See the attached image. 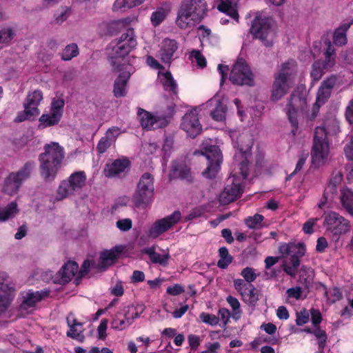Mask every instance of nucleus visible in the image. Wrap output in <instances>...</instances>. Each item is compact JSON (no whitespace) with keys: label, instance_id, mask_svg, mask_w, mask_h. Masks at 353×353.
I'll list each match as a JSON object with an SVG mask.
<instances>
[{"label":"nucleus","instance_id":"1","mask_svg":"<svg viewBox=\"0 0 353 353\" xmlns=\"http://www.w3.org/2000/svg\"><path fill=\"white\" fill-rule=\"evenodd\" d=\"M339 129V123L335 119L330 120L325 127L316 128L311 152L312 162L314 167L319 168L327 160L330 152L327 135L336 134Z\"/></svg>","mask_w":353,"mask_h":353},{"label":"nucleus","instance_id":"2","mask_svg":"<svg viewBox=\"0 0 353 353\" xmlns=\"http://www.w3.org/2000/svg\"><path fill=\"white\" fill-rule=\"evenodd\" d=\"M44 150L39 157L40 173L45 181H52L64 159V149L58 143L52 142L44 146Z\"/></svg>","mask_w":353,"mask_h":353},{"label":"nucleus","instance_id":"3","mask_svg":"<svg viewBox=\"0 0 353 353\" xmlns=\"http://www.w3.org/2000/svg\"><path fill=\"white\" fill-rule=\"evenodd\" d=\"M206 11L205 0H184L179 10L176 23L181 29L191 28L201 21Z\"/></svg>","mask_w":353,"mask_h":353},{"label":"nucleus","instance_id":"4","mask_svg":"<svg viewBox=\"0 0 353 353\" xmlns=\"http://www.w3.org/2000/svg\"><path fill=\"white\" fill-rule=\"evenodd\" d=\"M137 44L134 30L131 28L128 29L118 40L112 43V46L108 57L113 72L124 68L123 65H129L124 61V57L135 48Z\"/></svg>","mask_w":353,"mask_h":353},{"label":"nucleus","instance_id":"5","mask_svg":"<svg viewBox=\"0 0 353 353\" xmlns=\"http://www.w3.org/2000/svg\"><path fill=\"white\" fill-rule=\"evenodd\" d=\"M279 252L284 260L283 270L291 277H295L300 265V259L305 255V247L303 243H283L279 247Z\"/></svg>","mask_w":353,"mask_h":353},{"label":"nucleus","instance_id":"6","mask_svg":"<svg viewBox=\"0 0 353 353\" xmlns=\"http://www.w3.org/2000/svg\"><path fill=\"white\" fill-rule=\"evenodd\" d=\"M154 176L145 172L141 175L132 196V202L137 208H145L152 203L154 192Z\"/></svg>","mask_w":353,"mask_h":353},{"label":"nucleus","instance_id":"7","mask_svg":"<svg viewBox=\"0 0 353 353\" xmlns=\"http://www.w3.org/2000/svg\"><path fill=\"white\" fill-rule=\"evenodd\" d=\"M194 155L201 154L206 157L208 161V165L205 170L202 172V175L208 179H213L219 172L222 163L223 156L219 148L216 145H207L206 143H202L201 151H194Z\"/></svg>","mask_w":353,"mask_h":353},{"label":"nucleus","instance_id":"8","mask_svg":"<svg viewBox=\"0 0 353 353\" xmlns=\"http://www.w3.org/2000/svg\"><path fill=\"white\" fill-rule=\"evenodd\" d=\"M307 106L306 97L297 91H294L288 100L285 112L292 127V133L295 135L298 130V114L304 111Z\"/></svg>","mask_w":353,"mask_h":353},{"label":"nucleus","instance_id":"9","mask_svg":"<svg viewBox=\"0 0 353 353\" xmlns=\"http://www.w3.org/2000/svg\"><path fill=\"white\" fill-rule=\"evenodd\" d=\"M86 175L84 171L72 173L67 180L61 181L57 189V200H62L76 192H79L85 186Z\"/></svg>","mask_w":353,"mask_h":353},{"label":"nucleus","instance_id":"10","mask_svg":"<svg viewBox=\"0 0 353 353\" xmlns=\"http://www.w3.org/2000/svg\"><path fill=\"white\" fill-rule=\"evenodd\" d=\"M230 80L236 85H254L253 74L243 59H238L234 63L230 74Z\"/></svg>","mask_w":353,"mask_h":353},{"label":"nucleus","instance_id":"11","mask_svg":"<svg viewBox=\"0 0 353 353\" xmlns=\"http://www.w3.org/2000/svg\"><path fill=\"white\" fill-rule=\"evenodd\" d=\"M342 180L343 174L341 172H338L332 174L328 185L325 188L323 196L318 203L319 208L324 209L332 207V204L337 196L338 189L341 187Z\"/></svg>","mask_w":353,"mask_h":353},{"label":"nucleus","instance_id":"12","mask_svg":"<svg viewBox=\"0 0 353 353\" xmlns=\"http://www.w3.org/2000/svg\"><path fill=\"white\" fill-rule=\"evenodd\" d=\"M181 217V212L177 210L170 215L155 221L150 227L148 235L152 239L158 238L176 224L180 221Z\"/></svg>","mask_w":353,"mask_h":353},{"label":"nucleus","instance_id":"13","mask_svg":"<svg viewBox=\"0 0 353 353\" xmlns=\"http://www.w3.org/2000/svg\"><path fill=\"white\" fill-rule=\"evenodd\" d=\"M47 291H33L29 290L21 293V301L19 305V311L21 314L31 313L35 310L37 304L43 299L48 296Z\"/></svg>","mask_w":353,"mask_h":353},{"label":"nucleus","instance_id":"14","mask_svg":"<svg viewBox=\"0 0 353 353\" xmlns=\"http://www.w3.org/2000/svg\"><path fill=\"white\" fill-rule=\"evenodd\" d=\"M230 182L231 184L228 183L219 196V202L223 205L234 201L243 192L241 179L239 176L232 175L228 179Z\"/></svg>","mask_w":353,"mask_h":353},{"label":"nucleus","instance_id":"15","mask_svg":"<svg viewBox=\"0 0 353 353\" xmlns=\"http://www.w3.org/2000/svg\"><path fill=\"white\" fill-rule=\"evenodd\" d=\"M64 104L63 99H53L51 103L50 113L43 114L40 117L39 127L45 128L58 124L62 117Z\"/></svg>","mask_w":353,"mask_h":353},{"label":"nucleus","instance_id":"16","mask_svg":"<svg viewBox=\"0 0 353 353\" xmlns=\"http://www.w3.org/2000/svg\"><path fill=\"white\" fill-rule=\"evenodd\" d=\"M180 126L191 138H195L201 134L202 125L199 121L197 108H193L186 112L182 118Z\"/></svg>","mask_w":353,"mask_h":353},{"label":"nucleus","instance_id":"17","mask_svg":"<svg viewBox=\"0 0 353 353\" xmlns=\"http://www.w3.org/2000/svg\"><path fill=\"white\" fill-rule=\"evenodd\" d=\"M250 32L256 39H260L265 46L272 44L267 39L272 32L270 19L256 17L252 23Z\"/></svg>","mask_w":353,"mask_h":353},{"label":"nucleus","instance_id":"18","mask_svg":"<svg viewBox=\"0 0 353 353\" xmlns=\"http://www.w3.org/2000/svg\"><path fill=\"white\" fill-rule=\"evenodd\" d=\"M324 225L335 235L344 234L350 229L349 221L335 212H330L325 216Z\"/></svg>","mask_w":353,"mask_h":353},{"label":"nucleus","instance_id":"19","mask_svg":"<svg viewBox=\"0 0 353 353\" xmlns=\"http://www.w3.org/2000/svg\"><path fill=\"white\" fill-rule=\"evenodd\" d=\"M138 117L141 126L148 130L163 128L168 123L165 117H155L142 108H139Z\"/></svg>","mask_w":353,"mask_h":353},{"label":"nucleus","instance_id":"20","mask_svg":"<svg viewBox=\"0 0 353 353\" xmlns=\"http://www.w3.org/2000/svg\"><path fill=\"white\" fill-rule=\"evenodd\" d=\"M123 65L124 68H121L119 71L117 72L120 73L114 83L113 92L116 97L125 96L127 93L126 87L128 81L130 79L131 74L134 72L131 65Z\"/></svg>","mask_w":353,"mask_h":353},{"label":"nucleus","instance_id":"21","mask_svg":"<svg viewBox=\"0 0 353 353\" xmlns=\"http://www.w3.org/2000/svg\"><path fill=\"white\" fill-rule=\"evenodd\" d=\"M130 165L128 159H118L107 163L103 170L104 175L108 178L121 177L125 175Z\"/></svg>","mask_w":353,"mask_h":353},{"label":"nucleus","instance_id":"22","mask_svg":"<svg viewBox=\"0 0 353 353\" xmlns=\"http://www.w3.org/2000/svg\"><path fill=\"white\" fill-rule=\"evenodd\" d=\"M294 86V84L274 76V80L272 83L270 94V100L276 102L285 96L290 90Z\"/></svg>","mask_w":353,"mask_h":353},{"label":"nucleus","instance_id":"23","mask_svg":"<svg viewBox=\"0 0 353 353\" xmlns=\"http://www.w3.org/2000/svg\"><path fill=\"white\" fill-rule=\"evenodd\" d=\"M179 48V43L174 39H164L160 46L159 56L164 63L170 64L174 59V53Z\"/></svg>","mask_w":353,"mask_h":353},{"label":"nucleus","instance_id":"24","mask_svg":"<svg viewBox=\"0 0 353 353\" xmlns=\"http://www.w3.org/2000/svg\"><path fill=\"white\" fill-rule=\"evenodd\" d=\"M203 108L209 109L212 118L216 121L225 119L226 105L216 97H213L203 105Z\"/></svg>","mask_w":353,"mask_h":353},{"label":"nucleus","instance_id":"25","mask_svg":"<svg viewBox=\"0 0 353 353\" xmlns=\"http://www.w3.org/2000/svg\"><path fill=\"white\" fill-rule=\"evenodd\" d=\"M297 72L296 61L294 59H288L281 65L280 71L275 76L278 77H281V79L294 85Z\"/></svg>","mask_w":353,"mask_h":353},{"label":"nucleus","instance_id":"26","mask_svg":"<svg viewBox=\"0 0 353 353\" xmlns=\"http://www.w3.org/2000/svg\"><path fill=\"white\" fill-rule=\"evenodd\" d=\"M10 290L6 275L0 274V316L6 312L12 301Z\"/></svg>","mask_w":353,"mask_h":353},{"label":"nucleus","instance_id":"27","mask_svg":"<svg viewBox=\"0 0 353 353\" xmlns=\"http://www.w3.org/2000/svg\"><path fill=\"white\" fill-rule=\"evenodd\" d=\"M128 311L129 309L123 307L115 314L111 322V327L113 330H124L131 325V319H129L128 316Z\"/></svg>","mask_w":353,"mask_h":353},{"label":"nucleus","instance_id":"28","mask_svg":"<svg viewBox=\"0 0 353 353\" xmlns=\"http://www.w3.org/2000/svg\"><path fill=\"white\" fill-rule=\"evenodd\" d=\"M79 266L76 262L68 261L64 264L58 272L59 283H65L69 282L76 274L78 275Z\"/></svg>","mask_w":353,"mask_h":353},{"label":"nucleus","instance_id":"29","mask_svg":"<svg viewBox=\"0 0 353 353\" xmlns=\"http://www.w3.org/2000/svg\"><path fill=\"white\" fill-rule=\"evenodd\" d=\"M66 321L70 330L67 332V336L74 339L82 341L83 339V323L78 322L74 317V315L70 314L67 318Z\"/></svg>","mask_w":353,"mask_h":353},{"label":"nucleus","instance_id":"30","mask_svg":"<svg viewBox=\"0 0 353 353\" xmlns=\"http://www.w3.org/2000/svg\"><path fill=\"white\" fill-rule=\"evenodd\" d=\"M43 100V92L40 90H36L32 92H28L23 105L29 109L35 110V113L39 114L40 111L38 108L40 103Z\"/></svg>","mask_w":353,"mask_h":353},{"label":"nucleus","instance_id":"31","mask_svg":"<svg viewBox=\"0 0 353 353\" xmlns=\"http://www.w3.org/2000/svg\"><path fill=\"white\" fill-rule=\"evenodd\" d=\"M158 76L165 90L170 91L174 94L177 93V83L170 72H159Z\"/></svg>","mask_w":353,"mask_h":353},{"label":"nucleus","instance_id":"32","mask_svg":"<svg viewBox=\"0 0 353 353\" xmlns=\"http://www.w3.org/2000/svg\"><path fill=\"white\" fill-rule=\"evenodd\" d=\"M218 9L224 13H226L231 18L238 20L239 14L236 8L234 0H219Z\"/></svg>","mask_w":353,"mask_h":353},{"label":"nucleus","instance_id":"33","mask_svg":"<svg viewBox=\"0 0 353 353\" xmlns=\"http://www.w3.org/2000/svg\"><path fill=\"white\" fill-rule=\"evenodd\" d=\"M350 27V23H344L334 30L333 42L339 46H344L347 42L346 32Z\"/></svg>","mask_w":353,"mask_h":353},{"label":"nucleus","instance_id":"34","mask_svg":"<svg viewBox=\"0 0 353 353\" xmlns=\"http://www.w3.org/2000/svg\"><path fill=\"white\" fill-rule=\"evenodd\" d=\"M120 251L117 249L106 250L101 254L99 266L101 268H106L114 263L115 259L117 258Z\"/></svg>","mask_w":353,"mask_h":353},{"label":"nucleus","instance_id":"35","mask_svg":"<svg viewBox=\"0 0 353 353\" xmlns=\"http://www.w3.org/2000/svg\"><path fill=\"white\" fill-rule=\"evenodd\" d=\"M143 252L149 256L153 263H159L163 266L167 265L170 259V254L168 253L165 254H161L156 252L153 248H146Z\"/></svg>","mask_w":353,"mask_h":353},{"label":"nucleus","instance_id":"36","mask_svg":"<svg viewBox=\"0 0 353 353\" xmlns=\"http://www.w3.org/2000/svg\"><path fill=\"white\" fill-rule=\"evenodd\" d=\"M18 206L16 202H11L7 206L0 208V222L12 219L18 213Z\"/></svg>","mask_w":353,"mask_h":353},{"label":"nucleus","instance_id":"37","mask_svg":"<svg viewBox=\"0 0 353 353\" xmlns=\"http://www.w3.org/2000/svg\"><path fill=\"white\" fill-rule=\"evenodd\" d=\"M34 166L35 163L34 161H28L17 172H12L11 174H14L15 178L22 183L30 176Z\"/></svg>","mask_w":353,"mask_h":353},{"label":"nucleus","instance_id":"38","mask_svg":"<svg viewBox=\"0 0 353 353\" xmlns=\"http://www.w3.org/2000/svg\"><path fill=\"white\" fill-rule=\"evenodd\" d=\"M145 0H116L113 5L114 11H125L142 4Z\"/></svg>","mask_w":353,"mask_h":353},{"label":"nucleus","instance_id":"39","mask_svg":"<svg viewBox=\"0 0 353 353\" xmlns=\"http://www.w3.org/2000/svg\"><path fill=\"white\" fill-rule=\"evenodd\" d=\"M340 200L343 207L353 216V192L348 189L343 190Z\"/></svg>","mask_w":353,"mask_h":353},{"label":"nucleus","instance_id":"40","mask_svg":"<svg viewBox=\"0 0 353 353\" xmlns=\"http://www.w3.org/2000/svg\"><path fill=\"white\" fill-rule=\"evenodd\" d=\"M21 183L15 178L14 174H10L5 181L3 190L6 193L12 195L19 190Z\"/></svg>","mask_w":353,"mask_h":353},{"label":"nucleus","instance_id":"41","mask_svg":"<svg viewBox=\"0 0 353 353\" xmlns=\"http://www.w3.org/2000/svg\"><path fill=\"white\" fill-rule=\"evenodd\" d=\"M250 146H248L244 151H243V149H240L239 152L236 153L234 156V158L236 161H237V159L241 156L243 158L245 159V160H243L240 163V170H241V174L243 176V179H245L247 178L248 175V162L247 160L248 157L250 155Z\"/></svg>","mask_w":353,"mask_h":353},{"label":"nucleus","instance_id":"42","mask_svg":"<svg viewBox=\"0 0 353 353\" xmlns=\"http://www.w3.org/2000/svg\"><path fill=\"white\" fill-rule=\"evenodd\" d=\"M264 216L259 214L248 216L245 219V224L250 229L259 230L263 228Z\"/></svg>","mask_w":353,"mask_h":353},{"label":"nucleus","instance_id":"43","mask_svg":"<svg viewBox=\"0 0 353 353\" xmlns=\"http://www.w3.org/2000/svg\"><path fill=\"white\" fill-rule=\"evenodd\" d=\"M169 13V9L163 7L158 8L156 11L151 14L150 20L154 26H157L161 23Z\"/></svg>","mask_w":353,"mask_h":353},{"label":"nucleus","instance_id":"44","mask_svg":"<svg viewBox=\"0 0 353 353\" xmlns=\"http://www.w3.org/2000/svg\"><path fill=\"white\" fill-rule=\"evenodd\" d=\"M220 259L218 261L217 266L221 269H225L232 263V257L229 254L228 250L225 247H221L219 250Z\"/></svg>","mask_w":353,"mask_h":353},{"label":"nucleus","instance_id":"45","mask_svg":"<svg viewBox=\"0 0 353 353\" xmlns=\"http://www.w3.org/2000/svg\"><path fill=\"white\" fill-rule=\"evenodd\" d=\"M16 34L11 27H5L0 30V44L8 46L14 38Z\"/></svg>","mask_w":353,"mask_h":353},{"label":"nucleus","instance_id":"46","mask_svg":"<svg viewBox=\"0 0 353 353\" xmlns=\"http://www.w3.org/2000/svg\"><path fill=\"white\" fill-rule=\"evenodd\" d=\"M79 53L78 46L76 43H70L65 47L61 52V59L64 61H70Z\"/></svg>","mask_w":353,"mask_h":353},{"label":"nucleus","instance_id":"47","mask_svg":"<svg viewBox=\"0 0 353 353\" xmlns=\"http://www.w3.org/2000/svg\"><path fill=\"white\" fill-rule=\"evenodd\" d=\"M241 299L246 303L254 305L259 299L256 288L252 284L250 285L249 290L242 295Z\"/></svg>","mask_w":353,"mask_h":353},{"label":"nucleus","instance_id":"48","mask_svg":"<svg viewBox=\"0 0 353 353\" xmlns=\"http://www.w3.org/2000/svg\"><path fill=\"white\" fill-rule=\"evenodd\" d=\"M24 110L18 112L17 117L14 119V121L20 123L26 120H30L32 117H36L38 114L35 113V110H30L28 107L23 105Z\"/></svg>","mask_w":353,"mask_h":353},{"label":"nucleus","instance_id":"49","mask_svg":"<svg viewBox=\"0 0 353 353\" xmlns=\"http://www.w3.org/2000/svg\"><path fill=\"white\" fill-rule=\"evenodd\" d=\"M324 70L325 69L323 68V63H321V61H318L314 62L312 64V70L310 72V76L312 78V79L315 81H319L323 76L324 73Z\"/></svg>","mask_w":353,"mask_h":353},{"label":"nucleus","instance_id":"50","mask_svg":"<svg viewBox=\"0 0 353 353\" xmlns=\"http://www.w3.org/2000/svg\"><path fill=\"white\" fill-rule=\"evenodd\" d=\"M312 334L319 340V348L323 350L325 347L327 339V336L325 331L321 330L320 327H316L313 330Z\"/></svg>","mask_w":353,"mask_h":353},{"label":"nucleus","instance_id":"51","mask_svg":"<svg viewBox=\"0 0 353 353\" xmlns=\"http://www.w3.org/2000/svg\"><path fill=\"white\" fill-rule=\"evenodd\" d=\"M226 301L233 310V316L236 319H239L241 314L239 300L232 296H228L226 297Z\"/></svg>","mask_w":353,"mask_h":353},{"label":"nucleus","instance_id":"52","mask_svg":"<svg viewBox=\"0 0 353 353\" xmlns=\"http://www.w3.org/2000/svg\"><path fill=\"white\" fill-rule=\"evenodd\" d=\"M192 61L195 62L196 65L203 68L206 66V59L205 57L199 50H192L190 54Z\"/></svg>","mask_w":353,"mask_h":353},{"label":"nucleus","instance_id":"53","mask_svg":"<svg viewBox=\"0 0 353 353\" xmlns=\"http://www.w3.org/2000/svg\"><path fill=\"white\" fill-rule=\"evenodd\" d=\"M199 318L203 323L212 326L218 325L219 322V317L216 316L214 314L206 312H201L199 314Z\"/></svg>","mask_w":353,"mask_h":353},{"label":"nucleus","instance_id":"54","mask_svg":"<svg viewBox=\"0 0 353 353\" xmlns=\"http://www.w3.org/2000/svg\"><path fill=\"white\" fill-rule=\"evenodd\" d=\"M250 285L252 284L241 279H236L234 280V289L238 292L241 296H242L245 292H248Z\"/></svg>","mask_w":353,"mask_h":353},{"label":"nucleus","instance_id":"55","mask_svg":"<svg viewBox=\"0 0 353 353\" xmlns=\"http://www.w3.org/2000/svg\"><path fill=\"white\" fill-rule=\"evenodd\" d=\"M332 91L321 85L319 88L316 100L318 104H324L330 98Z\"/></svg>","mask_w":353,"mask_h":353},{"label":"nucleus","instance_id":"56","mask_svg":"<svg viewBox=\"0 0 353 353\" xmlns=\"http://www.w3.org/2000/svg\"><path fill=\"white\" fill-rule=\"evenodd\" d=\"M241 275L243 277L244 281L249 283L254 281L257 278V274L255 272V270L250 267H246L245 268L243 269L241 272Z\"/></svg>","mask_w":353,"mask_h":353},{"label":"nucleus","instance_id":"57","mask_svg":"<svg viewBox=\"0 0 353 353\" xmlns=\"http://www.w3.org/2000/svg\"><path fill=\"white\" fill-rule=\"evenodd\" d=\"M113 141L109 139L108 136L103 137L99 141L97 150L99 153H104L111 145Z\"/></svg>","mask_w":353,"mask_h":353},{"label":"nucleus","instance_id":"58","mask_svg":"<svg viewBox=\"0 0 353 353\" xmlns=\"http://www.w3.org/2000/svg\"><path fill=\"white\" fill-rule=\"evenodd\" d=\"M70 14V10L68 8H63L54 14V19L55 23L61 24L69 17Z\"/></svg>","mask_w":353,"mask_h":353},{"label":"nucleus","instance_id":"59","mask_svg":"<svg viewBox=\"0 0 353 353\" xmlns=\"http://www.w3.org/2000/svg\"><path fill=\"white\" fill-rule=\"evenodd\" d=\"M116 225L119 230L122 232H127L132 228V221L128 218L119 219L117 221Z\"/></svg>","mask_w":353,"mask_h":353},{"label":"nucleus","instance_id":"60","mask_svg":"<svg viewBox=\"0 0 353 353\" xmlns=\"http://www.w3.org/2000/svg\"><path fill=\"white\" fill-rule=\"evenodd\" d=\"M302 293L303 289L301 287L299 286L289 288L286 291V295L288 298H292L296 300H298L301 298Z\"/></svg>","mask_w":353,"mask_h":353},{"label":"nucleus","instance_id":"61","mask_svg":"<svg viewBox=\"0 0 353 353\" xmlns=\"http://www.w3.org/2000/svg\"><path fill=\"white\" fill-rule=\"evenodd\" d=\"M108 320L107 319H101L97 328L98 338L99 339H105L107 336L106 330L108 327Z\"/></svg>","mask_w":353,"mask_h":353},{"label":"nucleus","instance_id":"62","mask_svg":"<svg viewBox=\"0 0 353 353\" xmlns=\"http://www.w3.org/2000/svg\"><path fill=\"white\" fill-rule=\"evenodd\" d=\"M278 340L275 336H260L259 337L255 339L253 341L254 343L256 345H260L263 343H267L272 345H274L277 343Z\"/></svg>","mask_w":353,"mask_h":353},{"label":"nucleus","instance_id":"63","mask_svg":"<svg viewBox=\"0 0 353 353\" xmlns=\"http://www.w3.org/2000/svg\"><path fill=\"white\" fill-rule=\"evenodd\" d=\"M172 171H173V175L174 176H178L181 179H187L188 181H191L192 176L190 174V171L188 168H183L181 170H179V173H176L177 170L176 168L173 165L172 166Z\"/></svg>","mask_w":353,"mask_h":353},{"label":"nucleus","instance_id":"64","mask_svg":"<svg viewBox=\"0 0 353 353\" xmlns=\"http://www.w3.org/2000/svg\"><path fill=\"white\" fill-rule=\"evenodd\" d=\"M184 291V288L180 284H174V285L168 287L166 289V292L172 296L179 295Z\"/></svg>","mask_w":353,"mask_h":353}]
</instances>
